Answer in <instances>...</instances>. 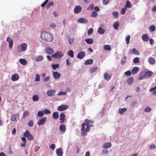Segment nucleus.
<instances>
[{"mask_svg":"<svg viewBox=\"0 0 156 156\" xmlns=\"http://www.w3.org/2000/svg\"><path fill=\"white\" fill-rule=\"evenodd\" d=\"M52 118L53 119H56L59 117V114L58 112H54L52 115Z\"/></svg>","mask_w":156,"mask_h":156,"instance_id":"20","label":"nucleus"},{"mask_svg":"<svg viewBox=\"0 0 156 156\" xmlns=\"http://www.w3.org/2000/svg\"><path fill=\"white\" fill-rule=\"evenodd\" d=\"M24 136L26 137L28 140H34V138L33 136L30 133V132L27 130H26L24 133Z\"/></svg>","mask_w":156,"mask_h":156,"instance_id":"4","label":"nucleus"},{"mask_svg":"<svg viewBox=\"0 0 156 156\" xmlns=\"http://www.w3.org/2000/svg\"><path fill=\"white\" fill-rule=\"evenodd\" d=\"M151 109L148 106H147L145 108L144 111L145 112H147L151 111Z\"/></svg>","mask_w":156,"mask_h":156,"instance_id":"43","label":"nucleus"},{"mask_svg":"<svg viewBox=\"0 0 156 156\" xmlns=\"http://www.w3.org/2000/svg\"><path fill=\"white\" fill-rule=\"evenodd\" d=\"M85 53L84 51H80L77 55V58H78L82 59L85 56Z\"/></svg>","mask_w":156,"mask_h":156,"instance_id":"13","label":"nucleus"},{"mask_svg":"<svg viewBox=\"0 0 156 156\" xmlns=\"http://www.w3.org/2000/svg\"><path fill=\"white\" fill-rule=\"evenodd\" d=\"M27 45L25 43L21 44L17 47L18 51L19 52L25 51L27 49Z\"/></svg>","mask_w":156,"mask_h":156,"instance_id":"3","label":"nucleus"},{"mask_svg":"<svg viewBox=\"0 0 156 156\" xmlns=\"http://www.w3.org/2000/svg\"><path fill=\"white\" fill-rule=\"evenodd\" d=\"M78 22L81 23H88L87 20H86L85 19L81 18H80L77 21Z\"/></svg>","mask_w":156,"mask_h":156,"instance_id":"19","label":"nucleus"},{"mask_svg":"<svg viewBox=\"0 0 156 156\" xmlns=\"http://www.w3.org/2000/svg\"><path fill=\"white\" fill-rule=\"evenodd\" d=\"M156 89V85L155 87L151 88L149 90V91L150 92H152V91H154Z\"/></svg>","mask_w":156,"mask_h":156,"instance_id":"64","label":"nucleus"},{"mask_svg":"<svg viewBox=\"0 0 156 156\" xmlns=\"http://www.w3.org/2000/svg\"><path fill=\"white\" fill-rule=\"evenodd\" d=\"M126 7L128 8H130L131 7V2L129 1H126Z\"/></svg>","mask_w":156,"mask_h":156,"instance_id":"39","label":"nucleus"},{"mask_svg":"<svg viewBox=\"0 0 156 156\" xmlns=\"http://www.w3.org/2000/svg\"><path fill=\"white\" fill-rule=\"evenodd\" d=\"M105 30L103 29L101 27H99L98 30V32L101 34H103L105 32Z\"/></svg>","mask_w":156,"mask_h":156,"instance_id":"34","label":"nucleus"},{"mask_svg":"<svg viewBox=\"0 0 156 156\" xmlns=\"http://www.w3.org/2000/svg\"><path fill=\"white\" fill-rule=\"evenodd\" d=\"M82 8L80 5H78L76 6L74 9V12L76 13H80L82 10Z\"/></svg>","mask_w":156,"mask_h":156,"instance_id":"9","label":"nucleus"},{"mask_svg":"<svg viewBox=\"0 0 156 156\" xmlns=\"http://www.w3.org/2000/svg\"><path fill=\"white\" fill-rule=\"evenodd\" d=\"M68 108V106L67 105H61L58 107L57 109L58 111H64Z\"/></svg>","mask_w":156,"mask_h":156,"instance_id":"7","label":"nucleus"},{"mask_svg":"<svg viewBox=\"0 0 156 156\" xmlns=\"http://www.w3.org/2000/svg\"><path fill=\"white\" fill-rule=\"evenodd\" d=\"M66 126L64 125H61L59 127V129L62 132H65L66 130Z\"/></svg>","mask_w":156,"mask_h":156,"instance_id":"25","label":"nucleus"},{"mask_svg":"<svg viewBox=\"0 0 156 156\" xmlns=\"http://www.w3.org/2000/svg\"><path fill=\"white\" fill-rule=\"evenodd\" d=\"M93 62V60L92 59H90L86 60L84 62L85 65H90L92 64Z\"/></svg>","mask_w":156,"mask_h":156,"instance_id":"23","label":"nucleus"},{"mask_svg":"<svg viewBox=\"0 0 156 156\" xmlns=\"http://www.w3.org/2000/svg\"><path fill=\"white\" fill-rule=\"evenodd\" d=\"M60 123H63L65 120V115L63 113H61L60 116Z\"/></svg>","mask_w":156,"mask_h":156,"instance_id":"11","label":"nucleus"},{"mask_svg":"<svg viewBox=\"0 0 156 156\" xmlns=\"http://www.w3.org/2000/svg\"><path fill=\"white\" fill-rule=\"evenodd\" d=\"M150 149H152L153 148L156 149V146L155 145L152 144L150 145Z\"/></svg>","mask_w":156,"mask_h":156,"instance_id":"63","label":"nucleus"},{"mask_svg":"<svg viewBox=\"0 0 156 156\" xmlns=\"http://www.w3.org/2000/svg\"><path fill=\"white\" fill-rule=\"evenodd\" d=\"M39 99V96L37 94L34 95L32 97L33 101L34 102L38 101Z\"/></svg>","mask_w":156,"mask_h":156,"instance_id":"22","label":"nucleus"},{"mask_svg":"<svg viewBox=\"0 0 156 156\" xmlns=\"http://www.w3.org/2000/svg\"><path fill=\"white\" fill-rule=\"evenodd\" d=\"M139 61V59L138 57H136L134 58L133 60V62L134 63H136L138 62Z\"/></svg>","mask_w":156,"mask_h":156,"instance_id":"51","label":"nucleus"},{"mask_svg":"<svg viewBox=\"0 0 156 156\" xmlns=\"http://www.w3.org/2000/svg\"><path fill=\"white\" fill-rule=\"evenodd\" d=\"M119 25V22H115L113 24V27L115 30H117Z\"/></svg>","mask_w":156,"mask_h":156,"instance_id":"28","label":"nucleus"},{"mask_svg":"<svg viewBox=\"0 0 156 156\" xmlns=\"http://www.w3.org/2000/svg\"><path fill=\"white\" fill-rule=\"evenodd\" d=\"M56 152L58 156H62L63 155V151L61 148H57L56 150Z\"/></svg>","mask_w":156,"mask_h":156,"instance_id":"10","label":"nucleus"},{"mask_svg":"<svg viewBox=\"0 0 156 156\" xmlns=\"http://www.w3.org/2000/svg\"><path fill=\"white\" fill-rule=\"evenodd\" d=\"M19 62L22 64L23 65L27 64V61L23 58H20L19 59Z\"/></svg>","mask_w":156,"mask_h":156,"instance_id":"21","label":"nucleus"},{"mask_svg":"<svg viewBox=\"0 0 156 156\" xmlns=\"http://www.w3.org/2000/svg\"><path fill=\"white\" fill-rule=\"evenodd\" d=\"M51 111L50 110L45 109L44 111V113L45 114H49L51 113Z\"/></svg>","mask_w":156,"mask_h":156,"instance_id":"52","label":"nucleus"},{"mask_svg":"<svg viewBox=\"0 0 156 156\" xmlns=\"http://www.w3.org/2000/svg\"><path fill=\"white\" fill-rule=\"evenodd\" d=\"M53 5V2H49L48 4L47 5V9H48L51 6Z\"/></svg>","mask_w":156,"mask_h":156,"instance_id":"58","label":"nucleus"},{"mask_svg":"<svg viewBox=\"0 0 156 156\" xmlns=\"http://www.w3.org/2000/svg\"><path fill=\"white\" fill-rule=\"evenodd\" d=\"M44 115V113L42 111H39L37 113V116L40 118L42 117Z\"/></svg>","mask_w":156,"mask_h":156,"instance_id":"37","label":"nucleus"},{"mask_svg":"<svg viewBox=\"0 0 156 156\" xmlns=\"http://www.w3.org/2000/svg\"><path fill=\"white\" fill-rule=\"evenodd\" d=\"M13 41H11L9 43V47L10 49H11L12 48V47L13 46Z\"/></svg>","mask_w":156,"mask_h":156,"instance_id":"60","label":"nucleus"},{"mask_svg":"<svg viewBox=\"0 0 156 156\" xmlns=\"http://www.w3.org/2000/svg\"><path fill=\"white\" fill-rule=\"evenodd\" d=\"M133 53L136 55H140V52L136 49L134 48L132 50Z\"/></svg>","mask_w":156,"mask_h":156,"instance_id":"36","label":"nucleus"},{"mask_svg":"<svg viewBox=\"0 0 156 156\" xmlns=\"http://www.w3.org/2000/svg\"><path fill=\"white\" fill-rule=\"evenodd\" d=\"M30 113L27 110H26L23 112V118H25L26 116H27L29 115Z\"/></svg>","mask_w":156,"mask_h":156,"instance_id":"33","label":"nucleus"},{"mask_svg":"<svg viewBox=\"0 0 156 156\" xmlns=\"http://www.w3.org/2000/svg\"><path fill=\"white\" fill-rule=\"evenodd\" d=\"M74 39L73 38H70L69 39V42L70 44L74 42Z\"/></svg>","mask_w":156,"mask_h":156,"instance_id":"59","label":"nucleus"},{"mask_svg":"<svg viewBox=\"0 0 156 156\" xmlns=\"http://www.w3.org/2000/svg\"><path fill=\"white\" fill-rule=\"evenodd\" d=\"M46 117H45L40 119L37 122V125L39 126L43 125L46 122Z\"/></svg>","mask_w":156,"mask_h":156,"instance_id":"6","label":"nucleus"},{"mask_svg":"<svg viewBox=\"0 0 156 156\" xmlns=\"http://www.w3.org/2000/svg\"><path fill=\"white\" fill-rule=\"evenodd\" d=\"M133 78L132 77H129L127 80V82L129 84H131L133 81Z\"/></svg>","mask_w":156,"mask_h":156,"instance_id":"27","label":"nucleus"},{"mask_svg":"<svg viewBox=\"0 0 156 156\" xmlns=\"http://www.w3.org/2000/svg\"><path fill=\"white\" fill-rule=\"evenodd\" d=\"M112 146L111 144L110 143H105L104 144L103 147L105 149H108L110 148Z\"/></svg>","mask_w":156,"mask_h":156,"instance_id":"24","label":"nucleus"},{"mask_svg":"<svg viewBox=\"0 0 156 156\" xmlns=\"http://www.w3.org/2000/svg\"><path fill=\"white\" fill-rule=\"evenodd\" d=\"M104 49L106 50H110L111 49V46L108 45H104L103 47Z\"/></svg>","mask_w":156,"mask_h":156,"instance_id":"38","label":"nucleus"},{"mask_svg":"<svg viewBox=\"0 0 156 156\" xmlns=\"http://www.w3.org/2000/svg\"><path fill=\"white\" fill-rule=\"evenodd\" d=\"M67 54L68 55H69L71 57L73 58L74 57V52L72 50H70L68 51Z\"/></svg>","mask_w":156,"mask_h":156,"instance_id":"35","label":"nucleus"},{"mask_svg":"<svg viewBox=\"0 0 156 156\" xmlns=\"http://www.w3.org/2000/svg\"><path fill=\"white\" fill-rule=\"evenodd\" d=\"M19 77L17 74L15 73L12 75L11 80L13 81H16L18 80Z\"/></svg>","mask_w":156,"mask_h":156,"instance_id":"14","label":"nucleus"},{"mask_svg":"<svg viewBox=\"0 0 156 156\" xmlns=\"http://www.w3.org/2000/svg\"><path fill=\"white\" fill-rule=\"evenodd\" d=\"M94 30L93 28H90L88 31V34L89 35H90L92 34Z\"/></svg>","mask_w":156,"mask_h":156,"instance_id":"47","label":"nucleus"},{"mask_svg":"<svg viewBox=\"0 0 156 156\" xmlns=\"http://www.w3.org/2000/svg\"><path fill=\"white\" fill-rule=\"evenodd\" d=\"M41 39L46 42L51 41L53 39L52 35L49 32L46 31H42L41 35Z\"/></svg>","mask_w":156,"mask_h":156,"instance_id":"2","label":"nucleus"},{"mask_svg":"<svg viewBox=\"0 0 156 156\" xmlns=\"http://www.w3.org/2000/svg\"><path fill=\"white\" fill-rule=\"evenodd\" d=\"M130 38V36L129 35H128L125 38V40L126 41V43L127 44H128L129 43Z\"/></svg>","mask_w":156,"mask_h":156,"instance_id":"40","label":"nucleus"},{"mask_svg":"<svg viewBox=\"0 0 156 156\" xmlns=\"http://www.w3.org/2000/svg\"><path fill=\"white\" fill-rule=\"evenodd\" d=\"M55 90L54 89L48 90L47 92V95L49 97H51L54 95Z\"/></svg>","mask_w":156,"mask_h":156,"instance_id":"8","label":"nucleus"},{"mask_svg":"<svg viewBox=\"0 0 156 156\" xmlns=\"http://www.w3.org/2000/svg\"><path fill=\"white\" fill-rule=\"evenodd\" d=\"M93 121H89L87 119L85 120L84 122L81 125V135L82 136H84L87 134V132L90 130V127L93 126Z\"/></svg>","mask_w":156,"mask_h":156,"instance_id":"1","label":"nucleus"},{"mask_svg":"<svg viewBox=\"0 0 156 156\" xmlns=\"http://www.w3.org/2000/svg\"><path fill=\"white\" fill-rule=\"evenodd\" d=\"M46 53L49 54H51L54 52V50L51 48L49 47H47L46 48Z\"/></svg>","mask_w":156,"mask_h":156,"instance_id":"15","label":"nucleus"},{"mask_svg":"<svg viewBox=\"0 0 156 156\" xmlns=\"http://www.w3.org/2000/svg\"><path fill=\"white\" fill-rule=\"evenodd\" d=\"M112 15L115 18H116L118 17V12L116 11L113 12Z\"/></svg>","mask_w":156,"mask_h":156,"instance_id":"45","label":"nucleus"},{"mask_svg":"<svg viewBox=\"0 0 156 156\" xmlns=\"http://www.w3.org/2000/svg\"><path fill=\"white\" fill-rule=\"evenodd\" d=\"M63 56V53L61 51H58L55 54L52 55L51 57L54 58H60Z\"/></svg>","mask_w":156,"mask_h":156,"instance_id":"5","label":"nucleus"},{"mask_svg":"<svg viewBox=\"0 0 156 156\" xmlns=\"http://www.w3.org/2000/svg\"><path fill=\"white\" fill-rule=\"evenodd\" d=\"M139 69H132L131 70V73L133 74H134L137 73L139 71Z\"/></svg>","mask_w":156,"mask_h":156,"instance_id":"42","label":"nucleus"},{"mask_svg":"<svg viewBox=\"0 0 156 156\" xmlns=\"http://www.w3.org/2000/svg\"><path fill=\"white\" fill-rule=\"evenodd\" d=\"M98 16V13L95 11H93L92 12L91 16L93 17H95Z\"/></svg>","mask_w":156,"mask_h":156,"instance_id":"50","label":"nucleus"},{"mask_svg":"<svg viewBox=\"0 0 156 156\" xmlns=\"http://www.w3.org/2000/svg\"><path fill=\"white\" fill-rule=\"evenodd\" d=\"M53 74L54 78L57 79H59L61 76V74L57 72H53Z\"/></svg>","mask_w":156,"mask_h":156,"instance_id":"17","label":"nucleus"},{"mask_svg":"<svg viewBox=\"0 0 156 156\" xmlns=\"http://www.w3.org/2000/svg\"><path fill=\"white\" fill-rule=\"evenodd\" d=\"M51 66L52 68H57L59 67V65L58 64H51Z\"/></svg>","mask_w":156,"mask_h":156,"instance_id":"49","label":"nucleus"},{"mask_svg":"<svg viewBox=\"0 0 156 156\" xmlns=\"http://www.w3.org/2000/svg\"><path fill=\"white\" fill-rule=\"evenodd\" d=\"M139 79L140 80H143L146 78L144 75H142V74H140L138 76Z\"/></svg>","mask_w":156,"mask_h":156,"instance_id":"48","label":"nucleus"},{"mask_svg":"<svg viewBox=\"0 0 156 156\" xmlns=\"http://www.w3.org/2000/svg\"><path fill=\"white\" fill-rule=\"evenodd\" d=\"M148 61L149 63L152 65L154 64L155 63L154 59L152 57H150L149 58Z\"/></svg>","mask_w":156,"mask_h":156,"instance_id":"31","label":"nucleus"},{"mask_svg":"<svg viewBox=\"0 0 156 156\" xmlns=\"http://www.w3.org/2000/svg\"><path fill=\"white\" fill-rule=\"evenodd\" d=\"M40 76L38 74H36V78L35 79V81H37L40 80Z\"/></svg>","mask_w":156,"mask_h":156,"instance_id":"61","label":"nucleus"},{"mask_svg":"<svg viewBox=\"0 0 156 156\" xmlns=\"http://www.w3.org/2000/svg\"><path fill=\"white\" fill-rule=\"evenodd\" d=\"M18 116V115L17 114H14L13 115L11 118V120L12 121L16 122V117Z\"/></svg>","mask_w":156,"mask_h":156,"instance_id":"26","label":"nucleus"},{"mask_svg":"<svg viewBox=\"0 0 156 156\" xmlns=\"http://www.w3.org/2000/svg\"><path fill=\"white\" fill-rule=\"evenodd\" d=\"M94 7V4H91L89 6L87 9L89 10H92L93 9Z\"/></svg>","mask_w":156,"mask_h":156,"instance_id":"44","label":"nucleus"},{"mask_svg":"<svg viewBox=\"0 0 156 156\" xmlns=\"http://www.w3.org/2000/svg\"><path fill=\"white\" fill-rule=\"evenodd\" d=\"M34 59L37 62L41 61L43 60V57L41 55H38Z\"/></svg>","mask_w":156,"mask_h":156,"instance_id":"18","label":"nucleus"},{"mask_svg":"<svg viewBox=\"0 0 156 156\" xmlns=\"http://www.w3.org/2000/svg\"><path fill=\"white\" fill-rule=\"evenodd\" d=\"M33 122L32 120H30L29 122L28 125L30 127H32L34 125Z\"/></svg>","mask_w":156,"mask_h":156,"instance_id":"46","label":"nucleus"},{"mask_svg":"<svg viewBox=\"0 0 156 156\" xmlns=\"http://www.w3.org/2000/svg\"><path fill=\"white\" fill-rule=\"evenodd\" d=\"M126 8L125 7H124V8H122V10H121V14H125V13L126 12Z\"/></svg>","mask_w":156,"mask_h":156,"instance_id":"55","label":"nucleus"},{"mask_svg":"<svg viewBox=\"0 0 156 156\" xmlns=\"http://www.w3.org/2000/svg\"><path fill=\"white\" fill-rule=\"evenodd\" d=\"M48 0H46L41 5V6L42 7H44L46 4L48 3Z\"/></svg>","mask_w":156,"mask_h":156,"instance_id":"54","label":"nucleus"},{"mask_svg":"<svg viewBox=\"0 0 156 156\" xmlns=\"http://www.w3.org/2000/svg\"><path fill=\"white\" fill-rule=\"evenodd\" d=\"M104 78L105 80H109L111 78V76L108 75L107 73H105L104 75Z\"/></svg>","mask_w":156,"mask_h":156,"instance_id":"29","label":"nucleus"},{"mask_svg":"<svg viewBox=\"0 0 156 156\" xmlns=\"http://www.w3.org/2000/svg\"><path fill=\"white\" fill-rule=\"evenodd\" d=\"M85 41L87 43L89 44H91L93 42V40L92 38H88L85 39Z\"/></svg>","mask_w":156,"mask_h":156,"instance_id":"32","label":"nucleus"},{"mask_svg":"<svg viewBox=\"0 0 156 156\" xmlns=\"http://www.w3.org/2000/svg\"><path fill=\"white\" fill-rule=\"evenodd\" d=\"M142 39L144 41H147L149 40V37L147 34H144L142 36Z\"/></svg>","mask_w":156,"mask_h":156,"instance_id":"12","label":"nucleus"},{"mask_svg":"<svg viewBox=\"0 0 156 156\" xmlns=\"http://www.w3.org/2000/svg\"><path fill=\"white\" fill-rule=\"evenodd\" d=\"M67 93V90H66L65 91L63 92L62 91H60L58 94V96H61L63 94H66Z\"/></svg>","mask_w":156,"mask_h":156,"instance_id":"41","label":"nucleus"},{"mask_svg":"<svg viewBox=\"0 0 156 156\" xmlns=\"http://www.w3.org/2000/svg\"><path fill=\"white\" fill-rule=\"evenodd\" d=\"M127 109L126 108H120L119 109V114H122L124 113L125 112L127 111Z\"/></svg>","mask_w":156,"mask_h":156,"instance_id":"30","label":"nucleus"},{"mask_svg":"<svg viewBox=\"0 0 156 156\" xmlns=\"http://www.w3.org/2000/svg\"><path fill=\"white\" fill-rule=\"evenodd\" d=\"M50 148L53 150H54L55 148V145L54 144H51L49 146Z\"/></svg>","mask_w":156,"mask_h":156,"instance_id":"62","label":"nucleus"},{"mask_svg":"<svg viewBox=\"0 0 156 156\" xmlns=\"http://www.w3.org/2000/svg\"><path fill=\"white\" fill-rule=\"evenodd\" d=\"M153 74V73L151 71H147L145 73L144 76H145L146 78L148 77H151Z\"/></svg>","mask_w":156,"mask_h":156,"instance_id":"16","label":"nucleus"},{"mask_svg":"<svg viewBox=\"0 0 156 156\" xmlns=\"http://www.w3.org/2000/svg\"><path fill=\"white\" fill-rule=\"evenodd\" d=\"M103 5H107L108 3V0H102Z\"/></svg>","mask_w":156,"mask_h":156,"instance_id":"56","label":"nucleus"},{"mask_svg":"<svg viewBox=\"0 0 156 156\" xmlns=\"http://www.w3.org/2000/svg\"><path fill=\"white\" fill-rule=\"evenodd\" d=\"M125 74L127 76H129L131 75V72L130 71H128L125 72Z\"/></svg>","mask_w":156,"mask_h":156,"instance_id":"53","label":"nucleus"},{"mask_svg":"<svg viewBox=\"0 0 156 156\" xmlns=\"http://www.w3.org/2000/svg\"><path fill=\"white\" fill-rule=\"evenodd\" d=\"M150 29L152 31H154L155 29V27L154 26H151L150 27Z\"/></svg>","mask_w":156,"mask_h":156,"instance_id":"57","label":"nucleus"}]
</instances>
